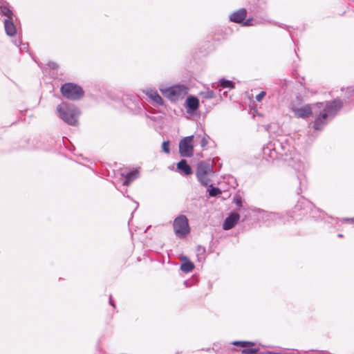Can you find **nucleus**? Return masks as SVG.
<instances>
[{
    "label": "nucleus",
    "instance_id": "obj_1",
    "mask_svg": "<svg viewBox=\"0 0 354 354\" xmlns=\"http://www.w3.org/2000/svg\"><path fill=\"white\" fill-rule=\"evenodd\" d=\"M314 108L322 109L319 115L315 118L313 127L315 130H322L326 124L328 119L333 118L342 106L339 100H335L330 102H319L313 105Z\"/></svg>",
    "mask_w": 354,
    "mask_h": 354
},
{
    "label": "nucleus",
    "instance_id": "obj_2",
    "mask_svg": "<svg viewBox=\"0 0 354 354\" xmlns=\"http://www.w3.org/2000/svg\"><path fill=\"white\" fill-rule=\"evenodd\" d=\"M274 145V147L272 151H271L270 147L268 146L267 147L264 148L263 153L266 155L267 152L269 151V156L272 159L277 158L278 157V154L281 157L286 156V158H284V160L288 162L290 166L292 167L295 169L297 171H301L304 168V163L301 160V158L299 155L296 153H293L292 155L291 152H290V158H288V151H289V150L286 151L285 148L279 142L275 143Z\"/></svg>",
    "mask_w": 354,
    "mask_h": 354
},
{
    "label": "nucleus",
    "instance_id": "obj_3",
    "mask_svg": "<svg viewBox=\"0 0 354 354\" xmlns=\"http://www.w3.org/2000/svg\"><path fill=\"white\" fill-rule=\"evenodd\" d=\"M57 116L70 125H75L77 122L78 109L75 105L62 102L57 106Z\"/></svg>",
    "mask_w": 354,
    "mask_h": 354
},
{
    "label": "nucleus",
    "instance_id": "obj_4",
    "mask_svg": "<svg viewBox=\"0 0 354 354\" xmlns=\"http://www.w3.org/2000/svg\"><path fill=\"white\" fill-rule=\"evenodd\" d=\"M159 89L165 97L172 102L183 99L188 93V88L183 84H176L169 87L161 86Z\"/></svg>",
    "mask_w": 354,
    "mask_h": 354
},
{
    "label": "nucleus",
    "instance_id": "obj_5",
    "mask_svg": "<svg viewBox=\"0 0 354 354\" xmlns=\"http://www.w3.org/2000/svg\"><path fill=\"white\" fill-rule=\"evenodd\" d=\"M213 161L208 160L200 162L197 165L196 176L198 181L204 186L211 182L210 176L213 174Z\"/></svg>",
    "mask_w": 354,
    "mask_h": 354
},
{
    "label": "nucleus",
    "instance_id": "obj_6",
    "mask_svg": "<svg viewBox=\"0 0 354 354\" xmlns=\"http://www.w3.org/2000/svg\"><path fill=\"white\" fill-rule=\"evenodd\" d=\"M62 95L71 100H77L84 95L82 88L73 83H66L60 88Z\"/></svg>",
    "mask_w": 354,
    "mask_h": 354
},
{
    "label": "nucleus",
    "instance_id": "obj_7",
    "mask_svg": "<svg viewBox=\"0 0 354 354\" xmlns=\"http://www.w3.org/2000/svg\"><path fill=\"white\" fill-rule=\"evenodd\" d=\"M175 234L180 238L185 236L189 233L188 219L185 215L177 216L173 223Z\"/></svg>",
    "mask_w": 354,
    "mask_h": 354
},
{
    "label": "nucleus",
    "instance_id": "obj_8",
    "mask_svg": "<svg viewBox=\"0 0 354 354\" xmlns=\"http://www.w3.org/2000/svg\"><path fill=\"white\" fill-rule=\"evenodd\" d=\"M194 136H189L183 138L179 142V153L182 157L190 158L194 154V146L192 145Z\"/></svg>",
    "mask_w": 354,
    "mask_h": 354
},
{
    "label": "nucleus",
    "instance_id": "obj_9",
    "mask_svg": "<svg viewBox=\"0 0 354 354\" xmlns=\"http://www.w3.org/2000/svg\"><path fill=\"white\" fill-rule=\"evenodd\" d=\"M292 111L297 117L306 118L312 115L313 107L310 104H306L299 108H294Z\"/></svg>",
    "mask_w": 354,
    "mask_h": 354
},
{
    "label": "nucleus",
    "instance_id": "obj_10",
    "mask_svg": "<svg viewBox=\"0 0 354 354\" xmlns=\"http://www.w3.org/2000/svg\"><path fill=\"white\" fill-rule=\"evenodd\" d=\"M239 220V214L237 213L231 214L227 216L223 224V228L225 230L233 228Z\"/></svg>",
    "mask_w": 354,
    "mask_h": 354
},
{
    "label": "nucleus",
    "instance_id": "obj_11",
    "mask_svg": "<svg viewBox=\"0 0 354 354\" xmlns=\"http://www.w3.org/2000/svg\"><path fill=\"white\" fill-rule=\"evenodd\" d=\"M247 16V11L245 8H241L239 10L233 12L230 16V20L234 23H242L245 19Z\"/></svg>",
    "mask_w": 354,
    "mask_h": 354
},
{
    "label": "nucleus",
    "instance_id": "obj_12",
    "mask_svg": "<svg viewBox=\"0 0 354 354\" xmlns=\"http://www.w3.org/2000/svg\"><path fill=\"white\" fill-rule=\"evenodd\" d=\"M265 217L266 218V221H268L269 223L271 222L274 223H286V221H289L290 218H293V216H290L289 217L287 218L286 220H285L283 217H281L277 213L269 212L266 213Z\"/></svg>",
    "mask_w": 354,
    "mask_h": 354
},
{
    "label": "nucleus",
    "instance_id": "obj_13",
    "mask_svg": "<svg viewBox=\"0 0 354 354\" xmlns=\"http://www.w3.org/2000/svg\"><path fill=\"white\" fill-rule=\"evenodd\" d=\"M4 28L5 31L8 36L12 37L17 32L16 27L13 23V18L4 19Z\"/></svg>",
    "mask_w": 354,
    "mask_h": 354
},
{
    "label": "nucleus",
    "instance_id": "obj_14",
    "mask_svg": "<svg viewBox=\"0 0 354 354\" xmlns=\"http://www.w3.org/2000/svg\"><path fill=\"white\" fill-rule=\"evenodd\" d=\"M122 176L124 177V180L123 181V185L128 186L130 185L134 180L138 178V171L137 170L129 171L127 174L122 173Z\"/></svg>",
    "mask_w": 354,
    "mask_h": 354
},
{
    "label": "nucleus",
    "instance_id": "obj_15",
    "mask_svg": "<svg viewBox=\"0 0 354 354\" xmlns=\"http://www.w3.org/2000/svg\"><path fill=\"white\" fill-rule=\"evenodd\" d=\"M186 103H187V109H188V112H194L195 111H196L198 108V106H199V101L198 100V98H196V97H193V96H189L187 97V100H186Z\"/></svg>",
    "mask_w": 354,
    "mask_h": 354
},
{
    "label": "nucleus",
    "instance_id": "obj_16",
    "mask_svg": "<svg viewBox=\"0 0 354 354\" xmlns=\"http://www.w3.org/2000/svg\"><path fill=\"white\" fill-rule=\"evenodd\" d=\"M146 95L157 104H163V100L161 97V96L158 93L157 91L153 89L147 90Z\"/></svg>",
    "mask_w": 354,
    "mask_h": 354
},
{
    "label": "nucleus",
    "instance_id": "obj_17",
    "mask_svg": "<svg viewBox=\"0 0 354 354\" xmlns=\"http://www.w3.org/2000/svg\"><path fill=\"white\" fill-rule=\"evenodd\" d=\"M0 13L2 15L6 16L7 17L6 19H12L15 17L12 10L10 9V5L7 2H3L0 6Z\"/></svg>",
    "mask_w": 354,
    "mask_h": 354
},
{
    "label": "nucleus",
    "instance_id": "obj_18",
    "mask_svg": "<svg viewBox=\"0 0 354 354\" xmlns=\"http://www.w3.org/2000/svg\"><path fill=\"white\" fill-rule=\"evenodd\" d=\"M177 168L178 170L183 172L185 175H189L192 173L191 167L187 164V160L185 159L181 160L177 164Z\"/></svg>",
    "mask_w": 354,
    "mask_h": 354
},
{
    "label": "nucleus",
    "instance_id": "obj_19",
    "mask_svg": "<svg viewBox=\"0 0 354 354\" xmlns=\"http://www.w3.org/2000/svg\"><path fill=\"white\" fill-rule=\"evenodd\" d=\"M196 257L199 262H203L206 258V249L205 247L198 245L196 250Z\"/></svg>",
    "mask_w": 354,
    "mask_h": 354
},
{
    "label": "nucleus",
    "instance_id": "obj_20",
    "mask_svg": "<svg viewBox=\"0 0 354 354\" xmlns=\"http://www.w3.org/2000/svg\"><path fill=\"white\" fill-rule=\"evenodd\" d=\"M200 138V145L202 148L205 149L207 145L209 144V142L210 140V138L208 135L206 133H203V135H197L196 136V139Z\"/></svg>",
    "mask_w": 354,
    "mask_h": 354
},
{
    "label": "nucleus",
    "instance_id": "obj_21",
    "mask_svg": "<svg viewBox=\"0 0 354 354\" xmlns=\"http://www.w3.org/2000/svg\"><path fill=\"white\" fill-rule=\"evenodd\" d=\"M194 268V264L189 261H185L183 262L180 266V269L182 270V271L186 273L192 271Z\"/></svg>",
    "mask_w": 354,
    "mask_h": 354
},
{
    "label": "nucleus",
    "instance_id": "obj_22",
    "mask_svg": "<svg viewBox=\"0 0 354 354\" xmlns=\"http://www.w3.org/2000/svg\"><path fill=\"white\" fill-rule=\"evenodd\" d=\"M218 85L223 88H234V83L232 82L224 79H222L219 81Z\"/></svg>",
    "mask_w": 354,
    "mask_h": 354
},
{
    "label": "nucleus",
    "instance_id": "obj_23",
    "mask_svg": "<svg viewBox=\"0 0 354 354\" xmlns=\"http://www.w3.org/2000/svg\"><path fill=\"white\" fill-rule=\"evenodd\" d=\"M208 186H209V187H210V189H208L209 195L210 196H216L221 193L219 188L216 187H212V185H209V184Z\"/></svg>",
    "mask_w": 354,
    "mask_h": 354
},
{
    "label": "nucleus",
    "instance_id": "obj_24",
    "mask_svg": "<svg viewBox=\"0 0 354 354\" xmlns=\"http://www.w3.org/2000/svg\"><path fill=\"white\" fill-rule=\"evenodd\" d=\"M235 346H240L241 347H246L248 346H252L254 344L250 342H241V341H235L232 343Z\"/></svg>",
    "mask_w": 354,
    "mask_h": 354
},
{
    "label": "nucleus",
    "instance_id": "obj_25",
    "mask_svg": "<svg viewBox=\"0 0 354 354\" xmlns=\"http://www.w3.org/2000/svg\"><path fill=\"white\" fill-rule=\"evenodd\" d=\"M169 145H170V142L169 140L164 141L162 145V151L166 153H170Z\"/></svg>",
    "mask_w": 354,
    "mask_h": 354
},
{
    "label": "nucleus",
    "instance_id": "obj_26",
    "mask_svg": "<svg viewBox=\"0 0 354 354\" xmlns=\"http://www.w3.org/2000/svg\"><path fill=\"white\" fill-rule=\"evenodd\" d=\"M266 95V92L264 91H261L258 95H256L255 100L257 102H261Z\"/></svg>",
    "mask_w": 354,
    "mask_h": 354
},
{
    "label": "nucleus",
    "instance_id": "obj_27",
    "mask_svg": "<svg viewBox=\"0 0 354 354\" xmlns=\"http://www.w3.org/2000/svg\"><path fill=\"white\" fill-rule=\"evenodd\" d=\"M234 202L236 205L239 207V208L242 207V199L240 196H236L234 198Z\"/></svg>",
    "mask_w": 354,
    "mask_h": 354
},
{
    "label": "nucleus",
    "instance_id": "obj_28",
    "mask_svg": "<svg viewBox=\"0 0 354 354\" xmlns=\"http://www.w3.org/2000/svg\"><path fill=\"white\" fill-rule=\"evenodd\" d=\"M205 97L206 98L210 99L214 97V93L212 91H207L205 93Z\"/></svg>",
    "mask_w": 354,
    "mask_h": 354
},
{
    "label": "nucleus",
    "instance_id": "obj_29",
    "mask_svg": "<svg viewBox=\"0 0 354 354\" xmlns=\"http://www.w3.org/2000/svg\"><path fill=\"white\" fill-rule=\"evenodd\" d=\"M28 44H21L19 45L20 50L21 51H26L28 50Z\"/></svg>",
    "mask_w": 354,
    "mask_h": 354
},
{
    "label": "nucleus",
    "instance_id": "obj_30",
    "mask_svg": "<svg viewBox=\"0 0 354 354\" xmlns=\"http://www.w3.org/2000/svg\"><path fill=\"white\" fill-rule=\"evenodd\" d=\"M252 19H247L246 21H243V22H242L243 24V26H251L252 25Z\"/></svg>",
    "mask_w": 354,
    "mask_h": 354
},
{
    "label": "nucleus",
    "instance_id": "obj_31",
    "mask_svg": "<svg viewBox=\"0 0 354 354\" xmlns=\"http://www.w3.org/2000/svg\"><path fill=\"white\" fill-rule=\"evenodd\" d=\"M48 66H49L50 68H56V66H57V65H56V64H55V63H54V62H49V63H48Z\"/></svg>",
    "mask_w": 354,
    "mask_h": 354
},
{
    "label": "nucleus",
    "instance_id": "obj_32",
    "mask_svg": "<svg viewBox=\"0 0 354 354\" xmlns=\"http://www.w3.org/2000/svg\"><path fill=\"white\" fill-rule=\"evenodd\" d=\"M109 303H110V304H111L112 306L115 307V304H114V303H113V301L112 300V296H111V295H110V297H109Z\"/></svg>",
    "mask_w": 354,
    "mask_h": 354
},
{
    "label": "nucleus",
    "instance_id": "obj_33",
    "mask_svg": "<svg viewBox=\"0 0 354 354\" xmlns=\"http://www.w3.org/2000/svg\"><path fill=\"white\" fill-rule=\"evenodd\" d=\"M344 221H351V222H354V218H345Z\"/></svg>",
    "mask_w": 354,
    "mask_h": 354
},
{
    "label": "nucleus",
    "instance_id": "obj_34",
    "mask_svg": "<svg viewBox=\"0 0 354 354\" xmlns=\"http://www.w3.org/2000/svg\"><path fill=\"white\" fill-rule=\"evenodd\" d=\"M295 209H299V205H297L295 206Z\"/></svg>",
    "mask_w": 354,
    "mask_h": 354
},
{
    "label": "nucleus",
    "instance_id": "obj_35",
    "mask_svg": "<svg viewBox=\"0 0 354 354\" xmlns=\"http://www.w3.org/2000/svg\"><path fill=\"white\" fill-rule=\"evenodd\" d=\"M136 209L138 207V203H136Z\"/></svg>",
    "mask_w": 354,
    "mask_h": 354
},
{
    "label": "nucleus",
    "instance_id": "obj_36",
    "mask_svg": "<svg viewBox=\"0 0 354 354\" xmlns=\"http://www.w3.org/2000/svg\"><path fill=\"white\" fill-rule=\"evenodd\" d=\"M338 236H339V237H342V235L339 234H338Z\"/></svg>",
    "mask_w": 354,
    "mask_h": 354
}]
</instances>
